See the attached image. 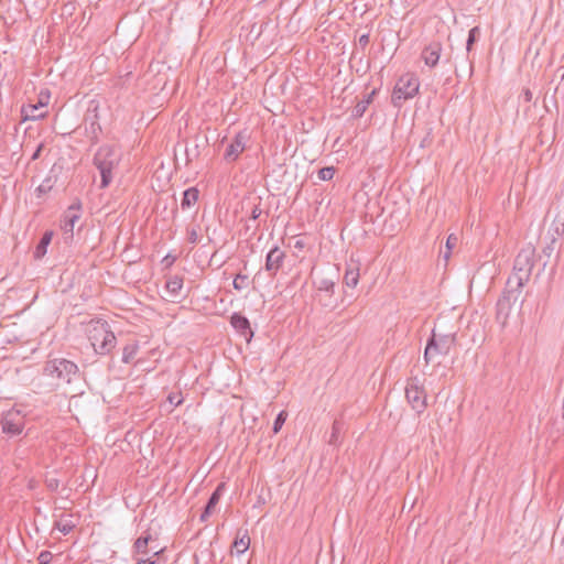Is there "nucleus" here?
<instances>
[{
	"instance_id": "473e14b6",
	"label": "nucleus",
	"mask_w": 564,
	"mask_h": 564,
	"mask_svg": "<svg viewBox=\"0 0 564 564\" xmlns=\"http://www.w3.org/2000/svg\"><path fill=\"white\" fill-rule=\"evenodd\" d=\"M54 528H56L64 535H67L73 531L75 524L72 521L61 520L55 522Z\"/></svg>"
},
{
	"instance_id": "9b49d317",
	"label": "nucleus",
	"mask_w": 564,
	"mask_h": 564,
	"mask_svg": "<svg viewBox=\"0 0 564 564\" xmlns=\"http://www.w3.org/2000/svg\"><path fill=\"white\" fill-rule=\"evenodd\" d=\"M2 432L10 435H19L24 426V416L19 410L11 409L1 417Z\"/></svg>"
},
{
	"instance_id": "f8f14e48",
	"label": "nucleus",
	"mask_w": 564,
	"mask_h": 564,
	"mask_svg": "<svg viewBox=\"0 0 564 564\" xmlns=\"http://www.w3.org/2000/svg\"><path fill=\"white\" fill-rule=\"evenodd\" d=\"M82 203L79 199L74 202L64 213L61 228L64 232L65 239H73L74 226L80 218Z\"/></svg>"
},
{
	"instance_id": "cd10ccee",
	"label": "nucleus",
	"mask_w": 564,
	"mask_h": 564,
	"mask_svg": "<svg viewBox=\"0 0 564 564\" xmlns=\"http://www.w3.org/2000/svg\"><path fill=\"white\" fill-rule=\"evenodd\" d=\"M481 34V30L478 25L471 28L468 32V37L466 41V52L469 54L473 50L474 44L479 40Z\"/></svg>"
},
{
	"instance_id": "79ce46f5",
	"label": "nucleus",
	"mask_w": 564,
	"mask_h": 564,
	"mask_svg": "<svg viewBox=\"0 0 564 564\" xmlns=\"http://www.w3.org/2000/svg\"><path fill=\"white\" fill-rule=\"evenodd\" d=\"M45 486L51 491H56L59 487V480L57 478L51 477L45 479Z\"/></svg>"
},
{
	"instance_id": "603ef678",
	"label": "nucleus",
	"mask_w": 564,
	"mask_h": 564,
	"mask_svg": "<svg viewBox=\"0 0 564 564\" xmlns=\"http://www.w3.org/2000/svg\"><path fill=\"white\" fill-rule=\"evenodd\" d=\"M212 513H213V511H212V510H208V509L204 508V510H203V512H202V514H200V517H199V520H200L202 522H206V521L208 520V518L210 517V514H212Z\"/></svg>"
},
{
	"instance_id": "dca6fc26",
	"label": "nucleus",
	"mask_w": 564,
	"mask_h": 564,
	"mask_svg": "<svg viewBox=\"0 0 564 564\" xmlns=\"http://www.w3.org/2000/svg\"><path fill=\"white\" fill-rule=\"evenodd\" d=\"M514 282L507 280L506 286L500 295V300H505L511 306H518L519 308L523 304V300L520 301V296L522 294L523 286H517L513 284Z\"/></svg>"
},
{
	"instance_id": "09e8293b",
	"label": "nucleus",
	"mask_w": 564,
	"mask_h": 564,
	"mask_svg": "<svg viewBox=\"0 0 564 564\" xmlns=\"http://www.w3.org/2000/svg\"><path fill=\"white\" fill-rule=\"evenodd\" d=\"M556 243V239L553 238L551 243L547 245L544 249H543V252L546 254V256H551V253L553 252L554 250V246Z\"/></svg>"
},
{
	"instance_id": "6ab92c4d",
	"label": "nucleus",
	"mask_w": 564,
	"mask_h": 564,
	"mask_svg": "<svg viewBox=\"0 0 564 564\" xmlns=\"http://www.w3.org/2000/svg\"><path fill=\"white\" fill-rule=\"evenodd\" d=\"M250 546V536L248 530L239 529L237 531L236 538L232 542V549L236 550L237 555L243 554Z\"/></svg>"
},
{
	"instance_id": "e2e57ef3",
	"label": "nucleus",
	"mask_w": 564,
	"mask_h": 564,
	"mask_svg": "<svg viewBox=\"0 0 564 564\" xmlns=\"http://www.w3.org/2000/svg\"><path fill=\"white\" fill-rule=\"evenodd\" d=\"M455 74H456L457 77L459 76L457 68L455 69Z\"/></svg>"
},
{
	"instance_id": "3c124183",
	"label": "nucleus",
	"mask_w": 564,
	"mask_h": 564,
	"mask_svg": "<svg viewBox=\"0 0 564 564\" xmlns=\"http://www.w3.org/2000/svg\"><path fill=\"white\" fill-rule=\"evenodd\" d=\"M212 513H213V511H212V510H208V509L204 508V510H203V512H202V514H200V517H199V520H200L202 522H206V521L208 520V518L210 517V514H212Z\"/></svg>"
},
{
	"instance_id": "864d4df0",
	"label": "nucleus",
	"mask_w": 564,
	"mask_h": 564,
	"mask_svg": "<svg viewBox=\"0 0 564 564\" xmlns=\"http://www.w3.org/2000/svg\"><path fill=\"white\" fill-rule=\"evenodd\" d=\"M63 10H66L69 14L75 10V3L74 2H67L64 4Z\"/></svg>"
},
{
	"instance_id": "f704fd0d",
	"label": "nucleus",
	"mask_w": 564,
	"mask_h": 564,
	"mask_svg": "<svg viewBox=\"0 0 564 564\" xmlns=\"http://www.w3.org/2000/svg\"><path fill=\"white\" fill-rule=\"evenodd\" d=\"M288 414L284 411H281L273 422L272 431L274 434L279 433L282 429L283 424L285 423Z\"/></svg>"
},
{
	"instance_id": "37998d69",
	"label": "nucleus",
	"mask_w": 564,
	"mask_h": 564,
	"mask_svg": "<svg viewBox=\"0 0 564 564\" xmlns=\"http://www.w3.org/2000/svg\"><path fill=\"white\" fill-rule=\"evenodd\" d=\"M369 41H370L369 33H365V34L359 36L357 46L360 47L362 51H365V48L369 44Z\"/></svg>"
},
{
	"instance_id": "72a5a7b5",
	"label": "nucleus",
	"mask_w": 564,
	"mask_h": 564,
	"mask_svg": "<svg viewBox=\"0 0 564 564\" xmlns=\"http://www.w3.org/2000/svg\"><path fill=\"white\" fill-rule=\"evenodd\" d=\"M336 170L334 166H325L319 169L318 178L321 181H330L334 177Z\"/></svg>"
},
{
	"instance_id": "ddd939ff",
	"label": "nucleus",
	"mask_w": 564,
	"mask_h": 564,
	"mask_svg": "<svg viewBox=\"0 0 564 564\" xmlns=\"http://www.w3.org/2000/svg\"><path fill=\"white\" fill-rule=\"evenodd\" d=\"M286 254L278 246H274L269 250L265 256L264 270L271 278L275 276L278 271L282 268Z\"/></svg>"
},
{
	"instance_id": "393cba45",
	"label": "nucleus",
	"mask_w": 564,
	"mask_h": 564,
	"mask_svg": "<svg viewBox=\"0 0 564 564\" xmlns=\"http://www.w3.org/2000/svg\"><path fill=\"white\" fill-rule=\"evenodd\" d=\"M225 488H226L225 482L218 484V486L212 492V495L209 496V498L207 500V503L205 506L206 509L212 510V511L215 510L216 506L218 505V502L221 498V495H223Z\"/></svg>"
},
{
	"instance_id": "2f4dec72",
	"label": "nucleus",
	"mask_w": 564,
	"mask_h": 564,
	"mask_svg": "<svg viewBox=\"0 0 564 564\" xmlns=\"http://www.w3.org/2000/svg\"><path fill=\"white\" fill-rule=\"evenodd\" d=\"M248 284H249V278H248V275L242 274V273H238L235 276L234 282H232V286L237 291H241V290L246 289L248 286Z\"/></svg>"
},
{
	"instance_id": "423d86ee",
	"label": "nucleus",
	"mask_w": 564,
	"mask_h": 564,
	"mask_svg": "<svg viewBox=\"0 0 564 564\" xmlns=\"http://www.w3.org/2000/svg\"><path fill=\"white\" fill-rule=\"evenodd\" d=\"M420 88L419 78L414 74L406 73L402 75L392 91L391 101L394 107H402L403 102L413 98Z\"/></svg>"
},
{
	"instance_id": "20e7f679",
	"label": "nucleus",
	"mask_w": 564,
	"mask_h": 564,
	"mask_svg": "<svg viewBox=\"0 0 564 564\" xmlns=\"http://www.w3.org/2000/svg\"><path fill=\"white\" fill-rule=\"evenodd\" d=\"M88 339L98 355L109 354L117 344L115 334L107 322L97 323L89 329Z\"/></svg>"
},
{
	"instance_id": "c756f323",
	"label": "nucleus",
	"mask_w": 564,
	"mask_h": 564,
	"mask_svg": "<svg viewBox=\"0 0 564 564\" xmlns=\"http://www.w3.org/2000/svg\"><path fill=\"white\" fill-rule=\"evenodd\" d=\"M56 180L53 176H47L43 180V182L36 187L35 192L37 193V196H42L46 193H48L55 184Z\"/></svg>"
},
{
	"instance_id": "13d9d810",
	"label": "nucleus",
	"mask_w": 564,
	"mask_h": 564,
	"mask_svg": "<svg viewBox=\"0 0 564 564\" xmlns=\"http://www.w3.org/2000/svg\"><path fill=\"white\" fill-rule=\"evenodd\" d=\"M264 503H265L264 499L261 496H259L258 497V501H257V506L258 505H264Z\"/></svg>"
},
{
	"instance_id": "412c9836",
	"label": "nucleus",
	"mask_w": 564,
	"mask_h": 564,
	"mask_svg": "<svg viewBox=\"0 0 564 564\" xmlns=\"http://www.w3.org/2000/svg\"><path fill=\"white\" fill-rule=\"evenodd\" d=\"M52 238H53V231L47 230L42 235L40 241L37 242V245L35 247V250L33 252V257L35 260H40L46 254L47 247L51 243Z\"/></svg>"
},
{
	"instance_id": "8fccbe9b",
	"label": "nucleus",
	"mask_w": 564,
	"mask_h": 564,
	"mask_svg": "<svg viewBox=\"0 0 564 564\" xmlns=\"http://www.w3.org/2000/svg\"><path fill=\"white\" fill-rule=\"evenodd\" d=\"M521 96L525 102H530L532 100V93L529 88L523 89Z\"/></svg>"
},
{
	"instance_id": "c03bdc74",
	"label": "nucleus",
	"mask_w": 564,
	"mask_h": 564,
	"mask_svg": "<svg viewBox=\"0 0 564 564\" xmlns=\"http://www.w3.org/2000/svg\"><path fill=\"white\" fill-rule=\"evenodd\" d=\"M198 156V144L194 147V149H186V161L189 162L194 158Z\"/></svg>"
},
{
	"instance_id": "aec40b11",
	"label": "nucleus",
	"mask_w": 564,
	"mask_h": 564,
	"mask_svg": "<svg viewBox=\"0 0 564 564\" xmlns=\"http://www.w3.org/2000/svg\"><path fill=\"white\" fill-rule=\"evenodd\" d=\"M378 88H373L370 93L364 96V98L357 102V105L352 109L351 116L354 118H361L368 106L373 101L375 96L378 94Z\"/></svg>"
},
{
	"instance_id": "bf43d9fd",
	"label": "nucleus",
	"mask_w": 564,
	"mask_h": 564,
	"mask_svg": "<svg viewBox=\"0 0 564 564\" xmlns=\"http://www.w3.org/2000/svg\"><path fill=\"white\" fill-rule=\"evenodd\" d=\"M257 24H253L252 28H251V33L254 31V32H258V29H256Z\"/></svg>"
},
{
	"instance_id": "2eb2a0df",
	"label": "nucleus",
	"mask_w": 564,
	"mask_h": 564,
	"mask_svg": "<svg viewBox=\"0 0 564 564\" xmlns=\"http://www.w3.org/2000/svg\"><path fill=\"white\" fill-rule=\"evenodd\" d=\"M442 50V43L433 41L423 48L421 58L424 61L426 66L434 68L440 62Z\"/></svg>"
},
{
	"instance_id": "680f3d73",
	"label": "nucleus",
	"mask_w": 564,
	"mask_h": 564,
	"mask_svg": "<svg viewBox=\"0 0 564 564\" xmlns=\"http://www.w3.org/2000/svg\"><path fill=\"white\" fill-rule=\"evenodd\" d=\"M558 207H555L554 209H551L550 212H547V215L550 216L554 210H556Z\"/></svg>"
},
{
	"instance_id": "6e6552de",
	"label": "nucleus",
	"mask_w": 564,
	"mask_h": 564,
	"mask_svg": "<svg viewBox=\"0 0 564 564\" xmlns=\"http://www.w3.org/2000/svg\"><path fill=\"white\" fill-rule=\"evenodd\" d=\"M156 541L149 530L144 531L133 543V555H149L152 552L153 556L162 557L165 549L154 544Z\"/></svg>"
},
{
	"instance_id": "a211bd4d",
	"label": "nucleus",
	"mask_w": 564,
	"mask_h": 564,
	"mask_svg": "<svg viewBox=\"0 0 564 564\" xmlns=\"http://www.w3.org/2000/svg\"><path fill=\"white\" fill-rule=\"evenodd\" d=\"M512 310L513 306H511L508 301L506 302L505 300L498 299L496 304V319L502 327L507 325Z\"/></svg>"
},
{
	"instance_id": "4c0bfd02",
	"label": "nucleus",
	"mask_w": 564,
	"mask_h": 564,
	"mask_svg": "<svg viewBox=\"0 0 564 564\" xmlns=\"http://www.w3.org/2000/svg\"><path fill=\"white\" fill-rule=\"evenodd\" d=\"M432 143H433L432 130L429 129L420 142V148H422V149L430 148L432 145Z\"/></svg>"
},
{
	"instance_id": "0eeeda50",
	"label": "nucleus",
	"mask_w": 564,
	"mask_h": 564,
	"mask_svg": "<svg viewBox=\"0 0 564 564\" xmlns=\"http://www.w3.org/2000/svg\"><path fill=\"white\" fill-rule=\"evenodd\" d=\"M405 398L411 408L417 413L422 414L426 406V392L422 386L419 384L417 378H411L405 387Z\"/></svg>"
},
{
	"instance_id": "7ed1b4c3",
	"label": "nucleus",
	"mask_w": 564,
	"mask_h": 564,
	"mask_svg": "<svg viewBox=\"0 0 564 564\" xmlns=\"http://www.w3.org/2000/svg\"><path fill=\"white\" fill-rule=\"evenodd\" d=\"M535 250L533 248H524L517 254L513 263L512 274L508 280L514 282L517 286H524L530 280L532 269L534 267Z\"/></svg>"
},
{
	"instance_id": "5fc2aeb1",
	"label": "nucleus",
	"mask_w": 564,
	"mask_h": 564,
	"mask_svg": "<svg viewBox=\"0 0 564 564\" xmlns=\"http://www.w3.org/2000/svg\"><path fill=\"white\" fill-rule=\"evenodd\" d=\"M268 25V22H263L259 25V29H258V32H257V37L260 36V34L262 33L263 31V28Z\"/></svg>"
},
{
	"instance_id": "a878e982",
	"label": "nucleus",
	"mask_w": 564,
	"mask_h": 564,
	"mask_svg": "<svg viewBox=\"0 0 564 564\" xmlns=\"http://www.w3.org/2000/svg\"><path fill=\"white\" fill-rule=\"evenodd\" d=\"M97 109H98L97 105L94 107V109H90V108L88 109L89 113L94 112L93 119H91L90 124H89V132L91 133L90 139H91L93 142H97L98 134H99V132H101V127H100V124L98 122Z\"/></svg>"
},
{
	"instance_id": "c85d7f7f",
	"label": "nucleus",
	"mask_w": 564,
	"mask_h": 564,
	"mask_svg": "<svg viewBox=\"0 0 564 564\" xmlns=\"http://www.w3.org/2000/svg\"><path fill=\"white\" fill-rule=\"evenodd\" d=\"M552 228L557 236L564 235V209L556 212L552 223Z\"/></svg>"
},
{
	"instance_id": "c9c22d12",
	"label": "nucleus",
	"mask_w": 564,
	"mask_h": 564,
	"mask_svg": "<svg viewBox=\"0 0 564 564\" xmlns=\"http://www.w3.org/2000/svg\"><path fill=\"white\" fill-rule=\"evenodd\" d=\"M457 243V237L455 235H449L447 237V240H446V248H447V251L445 252L444 254V258L445 259H448L449 258V254H451V251L452 249L456 246Z\"/></svg>"
},
{
	"instance_id": "6e6d98bb",
	"label": "nucleus",
	"mask_w": 564,
	"mask_h": 564,
	"mask_svg": "<svg viewBox=\"0 0 564 564\" xmlns=\"http://www.w3.org/2000/svg\"><path fill=\"white\" fill-rule=\"evenodd\" d=\"M474 72V62L468 61V75L471 76Z\"/></svg>"
},
{
	"instance_id": "7c9ffc66",
	"label": "nucleus",
	"mask_w": 564,
	"mask_h": 564,
	"mask_svg": "<svg viewBox=\"0 0 564 564\" xmlns=\"http://www.w3.org/2000/svg\"><path fill=\"white\" fill-rule=\"evenodd\" d=\"M335 282L330 279H322L318 282L317 290L326 292L332 297L334 294Z\"/></svg>"
},
{
	"instance_id": "052dcab7",
	"label": "nucleus",
	"mask_w": 564,
	"mask_h": 564,
	"mask_svg": "<svg viewBox=\"0 0 564 564\" xmlns=\"http://www.w3.org/2000/svg\"><path fill=\"white\" fill-rule=\"evenodd\" d=\"M257 24H253L252 28H251V33L254 31V32H258V29H256Z\"/></svg>"
},
{
	"instance_id": "5701e85b",
	"label": "nucleus",
	"mask_w": 564,
	"mask_h": 564,
	"mask_svg": "<svg viewBox=\"0 0 564 564\" xmlns=\"http://www.w3.org/2000/svg\"><path fill=\"white\" fill-rule=\"evenodd\" d=\"M199 197V191L196 187H189L183 192L181 200L182 209H187L195 205Z\"/></svg>"
},
{
	"instance_id": "39448f33",
	"label": "nucleus",
	"mask_w": 564,
	"mask_h": 564,
	"mask_svg": "<svg viewBox=\"0 0 564 564\" xmlns=\"http://www.w3.org/2000/svg\"><path fill=\"white\" fill-rule=\"evenodd\" d=\"M456 334L437 335L433 329L431 337L426 341L424 350V360L426 364L433 361L437 355L447 356L451 349L456 345Z\"/></svg>"
},
{
	"instance_id": "4468645a",
	"label": "nucleus",
	"mask_w": 564,
	"mask_h": 564,
	"mask_svg": "<svg viewBox=\"0 0 564 564\" xmlns=\"http://www.w3.org/2000/svg\"><path fill=\"white\" fill-rule=\"evenodd\" d=\"M230 325L241 336L245 337L247 343H250L254 333L251 328L249 319L239 312L230 316Z\"/></svg>"
},
{
	"instance_id": "b1692460",
	"label": "nucleus",
	"mask_w": 564,
	"mask_h": 564,
	"mask_svg": "<svg viewBox=\"0 0 564 564\" xmlns=\"http://www.w3.org/2000/svg\"><path fill=\"white\" fill-rule=\"evenodd\" d=\"M344 422L341 420H335L332 425V433L328 440V444L333 446H339L341 444L340 434L344 430Z\"/></svg>"
},
{
	"instance_id": "9d476101",
	"label": "nucleus",
	"mask_w": 564,
	"mask_h": 564,
	"mask_svg": "<svg viewBox=\"0 0 564 564\" xmlns=\"http://www.w3.org/2000/svg\"><path fill=\"white\" fill-rule=\"evenodd\" d=\"M249 139L250 135L246 130L236 133L232 141L227 145L224 152V160L227 163H232L237 161L240 154L246 150L247 142L249 141Z\"/></svg>"
},
{
	"instance_id": "bb28decb",
	"label": "nucleus",
	"mask_w": 564,
	"mask_h": 564,
	"mask_svg": "<svg viewBox=\"0 0 564 564\" xmlns=\"http://www.w3.org/2000/svg\"><path fill=\"white\" fill-rule=\"evenodd\" d=\"M139 351L138 341L127 344L122 349V362L130 364Z\"/></svg>"
},
{
	"instance_id": "e433bc0d",
	"label": "nucleus",
	"mask_w": 564,
	"mask_h": 564,
	"mask_svg": "<svg viewBox=\"0 0 564 564\" xmlns=\"http://www.w3.org/2000/svg\"><path fill=\"white\" fill-rule=\"evenodd\" d=\"M52 558L53 554L47 550L40 552L37 556L39 564H50L52 562Z\"/></svg>"
},
{
	"instance_id": "f257e3e1",
	"label": "nucleus",
	"mask_w": 564,
	"mask_h": 564,
	"mask_svg": "<svg viewBox=\"0 0 564 564\" xmlns=\"http://www.w3.org/2000/svg\"><path fill=\"white\" fill-rule=\"evenodd\" d=\"M121 161L119 150L109 144L101 145L94 155L93 164L100 173L101 189L107 188L112 182V171L118 167Z\"/></svg>"
},
{
	"instance_id": "de8ad7c7",
	"label": "nucleus",
	"mask_w": 564,
	"mask_h": 564,
	"mask_svg": "<svg viewBox=\"0 0 564 564\" xmlns=\"http://www.w3.org/2000/svg\"><path fill=\"white\" fill-rule=\"evenodd\" d=\"M188 241L191 243H196L198 241V235L195 228L188 231Z\"/></svg>"
},
{
	"instance_id": "a19ab883",
	"label": "nucleus",
	"mask_w": 564,
	"mask_h": 564,
	"mask_svg": "<svg viewBox=\"0 0 564 564\" xmlns=\"http://www.w3.org/2000/svg\"><path fill=\"white\" fill-rule=\"evenodd\" d=\"M261 198L258 197V204H254L250 212V219L257 220L262 214V209L260 208Z\"/></svg>"
},
{
	"instance_id": "4be33fe9",
	"label": "nucleus",
	"mask_w": 564,
	"mask_h": 564,
	"mask_svg": "<svg viewBox=\"0 0 564 564\" xmlns=\"http://www.w3.org/2000/svg\"><path fill=\"white\" fill-rule=\"evenodd\" d=\"M183 282V278L180 275H171L166 279L165 289L173 299L178 297Z\"/></svg>"
},
{
	"instance_id": "58836bf2",
	"label": "nucleus",
	"mask_w": 564,
	"mask_h": 564,
	"mask_svg": "<svg viewBox=\"0 0 564 564\" xmlns=\"http://www.w3.org/2000/svg\"><path fill=\"white\" fill-rule=\"evenodd\" d=\"M167 401L175 408L181 405L183 402L182 393H170L167 397Z\"/></svg>"
},
{
	"instance_id": "1a4fd4ad",
	"label": "nucleus",
	"mask_w": 564,
	"mask_h": 564,
	"mask_svg": "<svg viewBox=\"0 0 564 564\" xmlns=\"http://www.w3.org/2000/svg\"><path fill=\"white\" fill-rule=\"evenodd\" d=\"M51 99V91L48 89H43L40 91L36 104H29L26 106H22L21 116L22 119L25 120H39L43 119L46 116V112L43 111V108L46 107Z\"/></svg>"
},
{
	"instance_id": "f03ea898",
	"label": "nucleus",
	"mask_w": 564,
	"mask_h": 564,
	"mask_svg": "<svg viewBox=\"0 0 564 564\" xmlns=\"http://www.w3.org/2000/svg\"><path fill=\"white\" fill-rule=\"evenodd\" d=\"M44 375L57 379L64 383H70L79 379L78 366L66 358H54L45 362Z\"/></svg>"
},
{
	"instance_id": "49530a36",
	"label": "nucleus",
	"mask_w": 564,
	"mask_h": 564,
	"mask_svg": "<svg viewBox=\"0 0 564 564\" xmlns=\"http://www.w3.org/2000/svg\"><path fill=\"white\" fill-rule=\"evenodd\" d=\"M43 149H44V143H40V144L36 147L35 151L33 152V154H32V156H31V161H35V160H37V159L40 158V155H41V153H42Z\"/></svg>"
},
{
	"instance_id": "f3484780",
	"label": "nucleus",
	"mask_w": 564,
	"mask_h": 564,
	"mask_svg": "<svg viewBox=\"0 0 564 564\" xmlns=\"http://www.w3.org/2000/svg\"><path fill=\"white\" fill-rule=\"evenodd\" d=\"M360 265L359 262L350 260L347 264L345 274H344V283L348 288H355L358 284L360 276Z\"/></svg>"
},
{
	"instance_id": "ea45409f",
	"label": "nucleus",
	"mask_w": 564,
	"mask_h": 564,
	"mask_svg": "<svg viewBox=\"0 0 564 564\" xmlns=\"http://www.w3.org/2000/svg\"><path fill=\"white\" fill-rule=\"evenodd\" d=\"M161 561L164 562L165 558H163V556L162 557H156V556L151 555V556H149L147 558H139L137 561V564H160Z\"/></svg>"
},
{
	"instance_id": "a18cd8bd",
	"label": "nucleus",
	"mask_w": 564,
	"mask_h": 564,
	"mask_svg": "<svg viewBox=\"0 0 564 564\" xmlns=\"http://www.w3.org/2000/svg\"><path fill=\"white\" fill-rule=\"evenodd\" d=\"M175 261H176V256H172L169 253L163 258L162 263L164 264L165 268H170L171 265L174 264Z\"/></svg>"
},
{
	"instance_id": "4d7b16f0",
	"label": "nucleus",
	"mask_w": 564,
	"mask_h": 564,
	"mask_svg": "<svg viewBox=\"0 0 564 564\" xmlns=\"http://www.w3.org/2000/svg\"><path fill=\"white\" fill-rule=\"evenodd\" d=\"M294 247H295L296 249H302V248H304V242H303V241H301V240H297V241L295 242Z\"/></svg>"
}]
</instances>
